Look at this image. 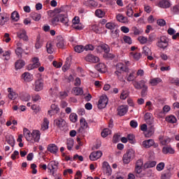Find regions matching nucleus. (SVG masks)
Wrapping results in <instances>:
<instances>
[{"label": "nucleus", "instance_id": "5701e85b", "mask_svg": "<svg viewBox=\"0 0 179 179\" xmlns=\"http://www.w3.org/2000/svg\"><path fill=\"white\" fill-rule=\"evenodd\" d=\"M8 99H10V100H15L16 99H17L18 95L16 93V92L13 90V89L9 87L8 88Z\"/></svg>", "mask_w": 179, "mask_h": 179}, {"label": "nucleus", "instance_id": "aec40b11", "mask_svg": "<svg viewBox=\"0 0 179 179\" xmlns=\"http://www.w3.org/2000/svg\"><path fill=\"white\" fill-rule=\"evenodd\" d=\"M85 59L87 61V62H92V64H96V62H99V61H100V59H99L98 57L93 55H87L85 57Z\"/></svg>", "mask_w": 179, "mask_h": 179}, {"label": "nucleus", "instance_id": "864d4df0", "mask_svg": "<svg viewBox=\"0 0 179 179\" xmlns=\"http://www.w3.org/2000/svg\"><path fill=\"white\" fill-rule=\"evenodd\" d=\"M69 120L71 122H76L78 121V115L75 113H72L69 115Z\"/></svg>", "mask_w": 179, "mask_h": 179}, {"label": "nucleus", "instance_id": "a19ab883", "mask_svg": "<svg viewBox=\"0 0 179 179\" xmlns=\"http://www.w3.org/2000/svg\"><path fill=\"white\" fill-rule=\"evenodd\" d=\"M84 5H86V6L90 7H94L97 6V3L95 1L93 0H87L84 2Z\"/></svg>", "mask_w": 179, "mask_h": 179}, {"label": "nucleus", "instance_id": "bf43d9fd", "mask_svg": "<svg viewBox=\"0 0 179 179\" xmlns=\"http://www.w3.org/2000/svg\"><path fill=\"white\" fill-rule=\"evenodd\" d=\"M165 166L166 164H164V162H160L157 165L156 169L157 170V171H162L164 170Z\"/></svg>", "mask_w": 179, "mask_h": 179}, {"label": "nucleus", "instance_id": "37998d69", "mask_svg": "<svg viewBox=\"0 0 179 179\" xmlns=\"http://www.w3.org/2000/svg\"><path fill=\"white\" fill-rule=\"evenodd\" d=\"M171 178V172L170 171H166L162 174L161 179H170Z\"/></svg>", "mask_w": 179, "mask_h": 179}, {"label": "nucleus", "instance_id": "3c124183", "mask_svg": "<svg viewBox=\"0 0 179 179\" xmlns=\"http://www.w3.org/2000/svg\"><path fill=\"white\" fill-rule=\"evenodd\" d=\"M74 51L78 53L83 52L85 51V47L82 45H78L74 47Z\"/></svg>", "mask_w": 179, "mask_h": 179}, {"label": "nucleus", "instance_id": "f3484780", "mask_svg": "<svg viewBox=\"0 0 179 179\" xmlns=\"http://www.w3.org/2000/svg\"><path fill=\"white\" fill-rule=\"evenodd\" d=\"M17 36L24 41H29V36H27V32L24 29H20V31L17 32Z\"/></svg>", "mask_w": 179, "mask_h": 179}, {"label": "nucleus", "instance_id": "338daca9", "mask_svg": "<svg viewBox=\"0 0 179 179\" xmlns=\"http://www.w3.org/2000/svg\"><path fill=\"white\" fill-rule=\"evenodd\" d=\"M150 126L148 127V135L152 136L153 134H155V126L152 124H150Z\"/></svg>", "mask_w": 179, "mask_h": 179}, {"label": "nucleus", "instance_id": "052dcab7", "mask_svg": "<svg viewBox=\"0 0 179 179\" xmlns=\"http://www.w3.org/2000/svg\"><path fill=\"white\" fill-rule=\"evenodd\" d=\"M123 41L126 43V44H132V38H131V37L128 36H123Z\"/></svg>", "mask_w": 179, "mask_h": 179}, {"label": "nucleus", "instance_id": "393cba45", "mask_svg": "<svg viewBox=\"0 0 179 179\" xmlns=\"http://www.w3.org/2000/svg\"><path fill=\"white\" fill-rule=\"evenodd\" d=\"M80 127L78 129V132H83V129H86L87 128V122H86V120L85 118H81L80 120Z\"/></svg>", "mask_w": 179, "mask_h": 179}, {"label": "nucleus", "instance_id": "4468645a", "mask_svg": "<svg viewBox=\"0 0 179 179\" xmlns=\"http://www.w3.org/2000/svg\"><path fill=\"white\" fill-rule=\"evenodd\" d=\"M171 2L169 0H160L157 6L162 8V9H169V8H171Z\"/></svg>", "mask_w": 179, "mask_h": 179}, {"label": "nucleus", "instance_id": "09e8293b", "mask_svg": "<svg viewBox=\"0 0 179 179\" xmlns=\"http://www.w3.org/2000/svg\"><path fill=\"white\" fill-rule=\"evenodd\" d=\"M31 16L33 20H34L35 22H38V20L41 19V15L37 13H32Z\"/></svg>", "mask_w": 179, "mask_h": 179}, {"label": "nucleus", "instance_id": "0eeeda50", "mask_svg": "<svg viewBox=\"0 0 179 179\" xmlns=\"http://www.w3.org/2000/svg\"><path fill=\"white\" fill-rule=\"evenodd\" d=\"M107 104H108V97H107V95L101 96L98 101V108H99V110H103V108L107 107Z\"/></svg>", "mask_w": 179, "mask_h": 179}, {"label": "nucleus", "instance_id": "1a4fd4ad", "mask_svg": "<svg viewBox=\"0 0 179 179\" xmlns=\"http://www.w3.org/2000/svg\"><path fill=\"white\" fill-rule=\"evenodd\" d=\"M58 162L56 161H51L48 164V170L49 171L48 173L50 174H54L57 173V171L58 170Z\"/></svg>", "mask_w": 179, "mask_h": 179}, {"label": "nucleus", "instance_id": "f8f14e48", "mask_svg": "<svg viewBox=\"0 0 179 179\" xmlns=\"http://www.w3.org/2000/svg\"><path fill=\"white\" fill-rule=\"evenodd\" d=\"M96 52L99 54H101V52H105V54H108L110 52V46L108 45L103 43L101 45H99L96 48Z\"/></svg>", "mask_w": 179, "mask_h": 179}, {"label": "nucleus", "instance_id": "0e129e2a", "mask_svg": "<svg viewBox=\"0 0 179 179\" xmlns=\"http://www.w3.org/2000/svg\"><path fill=\"white\" fill-rule=\"evenodd\" d=\"M127 141H129L130 143H135V136H134V134H129L127 136Z\"/></svg>", "mask_w": 179, "mask_h": 179}, {"label": "nucleus", "instance_id": "6ab92c4d", "mask_svg": "<svg viewBox=\"0 0 179 179\" xmlns=\"http://www.w3.org/2000/svg\"><path fill=\"white\" fill-rule=\"evenodd\" d=\"M144 120L148 125H153V115H152L150 113H145L144 115Z\"/></svg>", "mask_w": 179, "mask_h": 179}, {"label": "nucleus", "instance_id": "5fc2aeb1", "mask_svg": "<svg viewBox=\"0 0 179 179\" xmlns=\"http://www.w3.org/2000/svg\"><path fill=\"white\" fill-rule=\"evenodd\" d=\"M143 54H145L146 57L149 56L152 54V50L148 46H144L143 48Z\"/></svg>", "mask_w": 179, "mask_h": 179}, {"label": "nucleus", "instance_id": "2eb2a0df", "mask_svg": "<svg viewBox=\"0 0 179 179\" xmlns=\"http://www.w3.org/2000/svg\"><path fill=\"white\" fill-rule=\"evenodd\" d=\"M102 169L106 176H110L113 173L111 166H110V164L107 162H103L102 163Z\"/></svg>", "mask_w": 179, "mask_h": 179}, {"label": "nucleus", "instance_id": "b1692460", "mask_svg": "<svg viewBox=\"0 0 179 179\" xmlns=\"http://www.w3.org/2000/svg\"><path fill=\"white\" fill-rule=\"evenodd\" d=\"M117 113H118V115H120V117L125 115L126 113H128V106H119L117 108Z\"/></svg>", "mask_w": 179, "mask_h": 179}, {"label": "nucleus", "instance_id": "603ef678", "mask_svg": "<svg viewBox=\"0 0 179 179\" xmlns=\"http://www.w3.org/2000/svg\"><path fill=\"white\" fill-rule=\"evenodd\" d=\"M171 12L173 15H179V5H175L171 8Z\"/></svg>", "mask_w": 179, "mask_h": 179}, {"label": "nucleus", "instance_id": "20e7f679", "mask_svg": "<svg viewBox=\"0 0 179 179\" xmlns=\"http://www.w3.org/2000/svg\"><path fill=\"white\" fill-rule=\"evenodd\" d=\"M134 159H135V151L134 150H129L123 155L122 161L124 164H129Z\"/></svg>", "mask_w": 179, "mask_h": 179}, {"label": "nucleus", "instance_id": "9d476101", "mask_svg": "<svg viewBox=\"0 0 179 179\" xmlns=\"http://www.w3.org/2000/svg\"><path fill=\"white\" fill-rule=\"evenodd\" d=\"M43 89H44V81L41 79L36 80L33 85V90L34 92H41Z\"/></svg>", "mask_w": 179, "mask_h": 179}, {"label": "nucleus", "instance_id": "49530a36", "mask_svg": "<svg viewBox=\"0 0 179 179\" xmlns=\"http://www.w3.org/2000/svg\"><path fill=\"white\" fill-rule=\"evenodd\" d=\"M95 15L97 17H104V16H106V12L103 11L101 9H97L95 11Z\"/></svg>", "mask_w": 179, "mask_h": 179}, {"label": "nucleus", "instance_id": "680f3d73", "mask_svg": "<svg viewBox=\"0 0 179 179\" xmlns=\"http://www.w3.org/2000/svg\"><path fill=\"white\" fill-rule=\"evenodd\" d=\"M138 40L141 44H146L148 43V38L145 36H139Z\"/></svg>", "mask_w": 179, "mask_h": 179}, {"label": "nucleus", "instance_id": "4c0bfd02", "mask_svg": "<svg viewBox=\"0 0 179 179\" xmlns=\"http://www.w3.org/2000/svg\"><path fill=\"white\" fill-rule=\"evenodd\" d=\"M41 47H43V40H41V38L40 37V36H38L36 38L35 48H36V50H38L41 48Z\"/></svg>", "mask_w": 179, "mask_h": 179}, {"label": "nucleus", "instance_id": "423d86ee", "mask_svg": "<svg viewBox=\"0 0 179 179\" xmlns=\"http://www.w3.org/2000/svg\"><path fill=\"white\" fill-rule=\"evenodd\" d=\"M156 45L162 50H166V48L169 47V38H167L165 36H161L158 39Z\"/></svg>", "mask_w": 179, "mask_h": 179}, {"label": "nucleus", "instance_id": "9b49d317", "mask_svg": "<svg viewBox=\"0 0 179 179\" xmlns=\"http://www.w3.org/2000/svg\"><path fill=\"white\" fill-rule=\"evenodd\" d=\"M34 79V76H33V74L29 72H24L21 75V80L25 83H29V82H32Z\"/></svg>", "mask_w": 179, "mask_h": 179}, {"label": "nucleus", "instance_id": "7c9ffc66", "mask_svg": "<svg viewBox=\"0 0 179 179\" xmlns=\"http://www.w3.org/2000/svg\"><path fill=\"white\" fill-rule=\"evenodd\" d=\"M162 78H151L149 81L150 85L151 86H157L159 83H162Z\"/></svg>", "mask_w": 179, "mask_h": 179}, {"label": "nucleus", "instance_id": "13d9d810", "mask_svg": "<svg viewBox=\"0 0 179 179\" xmlns=\"http://www.w3.org/2000/svg\"><path fill=\"white\" fill-rule=\"evenodd\" d=\"M127 15L129 17H132V16H134V10L132 9V7L129 6H127Z\"/></svg>", "mask_w": 179, "mask_h": 179}, {"label": "nucleus", "instance_id": "72a5a7b5", "mask_svg": "<svg viewBox=\"0 0 179 179\" xmlns=\"http://www.w3.org/2000/svg\"><path fill=\"white\" fill-rule=\"evenodd\" d=\"M159 141L162 145H169L170 142H171V139L169 137L167 136H161L159 138Z\"/></svg>", "mask_w": 179, "mask_h": 179}, {"label": "nucleus", "instance_id": "6e6552de", "mask_svg": "<svg viewBox=\"0 0 179 179\" xmlns=\"http://www.w3.org/2000/svg\"><path fill=\"white\" fill-rule=\"evenodd\" d=\"M32 64H30L27 66L28 71H31L33 69H36V68H39L41 66V63H40V59L38 57H33L31 59Z\"/></svg>", "mask_w": 179, "mask_h": 179}, {"label": "nucleus", "instance_id": "a211bd4d", "mask_svg": "<svg viewBox=\"0 0 179 179\" xmlns=\"http://www.w3.org/2000/svg\"><path fill=\"white\" fill-rule=\"evenodd\" d=\"M162 153H164V155H174L176 153V150L173 147H171V145H167L162 148Z\"/></svg>", "mask_w": 179, "mask_h": 179}, {"label": "nucleus", "instance_id": "774afa93", "mask_svg": "<svg viewBox=\"0 0 179 179\" xmlns=\"http://www.w3.org/2000/svg\"><path fill=\"white\" fill-rule=\"evenodd\" d=\"M72 27L73 29H76V30H83V25L80 23L73 24Z\"/></svg>", "mask_w": 179, "mask_h": 179}, {"label": "nucleus", "instance_id": "c9c22d12", "mask_svg": "<svg viewBox=\"0 0 179 179\" xmlns=\"http://www.w3.org/2000/svg\"><path fill=\"white\" fill-rule=\"evenodd\" d=\"M130 57L131 58H133L134 61H139L141 58H142V54L141 52H130Z\"/></svg>", "mask_w": 179, "mask_h": 179}, {"label": "nucleus", "instance_id": "69168bd1", "mask_svg": "<svg viewBox=\"0 0 179 179\" xmlns=\"http://www.w3.org/2000/svg\"><path fill=\"white\" fill-rule=\"evenodd\" d=\"M57 48H64L65 44L64 43V38H61L60 41L57 43Z\"/></svg>", "mask_w": 179, "mask_h": 179}, {"label": "nucleus", "instance_id": "c03bdc74", "mask_svg": "<svg viewBox=\"0 0 179 179\" xmlns=\"http://www.w3.org/2000/svg\"><path fill=\"white\" fill-rule=\"evenodd\" d=\"M102 138H107L108 135H111V130L109 129H104L101 133Z\"/></svg>", "mask_w": 179, "mask_h": 179}, {"label": "nucleus", "instance_id": "f257e3e1", "mask_svg": "<svg viewBox=\"0 0 179 179\" xmlns=\"http://www.w3.org/2000/svg\"><path fill=\"white\" fill-rule=\"evenodd\" d=\"M128 68L127 66L122 63H117L116 64V70L115 71V75L117 76V79L120 80V82H125L124 80V72H127Z\"/></svg>", "mask_w": 179, "mask_h": 179}, {"label": "nucleus", "instance_id": "2f4dec72", "mask_svg": "<svg viewBox=\"0 0 179 179\" xmlns=\"http://www.w3.org/2000/svg\"><path fill=\"white\" fill-rule=\"evenodd\" d=\"M24 65H25L24 61H23L22 59H19L15 62V68L16 71H17V69H22V68H23V66H24Z\"/></svg>", "mask_w": 179, "mask_h": 179}, {"label": "nucleus", "instance_id": "6e6d98bb", "mask_svg": "<svg viewBox=\"0 0 179 179\" xmlns=\"http://www.w3.org/2000/svg\"><path fill=\"white\" fill-rule=\"evenodd\" d=\"M11 19L15 22H17V20L20 19L19 13H17V11H13L11 14Z\"/></svg>", "mask_w": 179, "mask_h": 179}, {"label": "nucleus", "instance_id": "de8ad7c7", "mask_svg": "<svg viewBox=\"0 0 179 179\" xmlns=\"http://www.w3.org/2000/svg\"><path fill=\"white\" fill-rule=\"evenodd\" d=\"M46 50L48 54H52V52H54V48H52V44L50 42L47 43Z\"/></svg>", "mask_w": 179, "mask_h": 179}, {"label": "nucleus", "instance_id": "412c9836", "mask_svg": "<svg viewBox=\"0 0 179 179\" xmlns=\"http://www.w3.org/2000/svg\"><path fill=\"white\" fill-rule=\"evenodd\" d=\"M24 136L28 142H33V133L30 132L27 128L24 129Z\"/></svg>", "mask_w": 179, "mask_h": 179}, {"label": "nucleus", "instance_id": "e433bc0d", "mask_svg": "<svg viewBox=\"0 0 179 179\" xmlns=\"http://www.w3.org/2000/svg\"><path fill=\"white\" fill-rule=\"evenodd\" d=\"M66 144L68 150H72V148H73V144H74L73 138H67Z\"/></svg>", "mask_w": 179, "mask_h": 179}, {"label": "nucleus", "instance_id": "a18cd8bd", "mask_svg": "<svg viewBox=\"0 0 179 179\" xmlns=\"http://www.w3.org/2000/svg\"><path fill=\"white\" fill-rule=\"evenodd\" d=\"M116 19L118 22L121 23H125L127 22V17H124L122 14H117L116 16Z\"/></svg>", "mask_w": 179, "mask_h": 179}, {"label": "nucleus", "instance_id": "dca6fc26", "mask_svg": "<svg viewBox=\"0 0 179 179\" xmlns=\"http://www.w3.org/2000/svg\"><path fill=\"white\" fill-rule=\"evenodd\" d=\"M101 156H103L101 151H94L90 155V159L92 160V162H95V160H99Z\"/></svg>", "mask_w": 179, "mask_h": 179}, {"label": "nucleus", "instance_id": "e2e57ef3", "mask_svg": "<svg viewBox=\"0 0 179 179\" xmlns=\"http://www.w3.org/2000/svg\"><path fill=\"white\" fill-rule=\"evenodd\" d=\"M145 108H147V110H148V111L153 110V105L152 104V102L150 101L146 102Z\"/></svg>", "mask_w": 179, "mask_h": 179}, {"label": "nucleus", "instance_id": "f03ea898", "mask_svg": "<svg viewBox=\"0 0 179 179\" xmlns=\"http://www.w3.org/2000/svg\"><path fill=\"white\" fill-rule=\"evenodd\" d=\"M143 159H139L136 162L135 164V169H134V173H136L137 177H144L145 174L142 173V170L143 169Z\"/></svg>", "mask_w": 179, "mask_h": 179}, {"label": "nucleus", "instance_id": "c85d7f7f", "mask_svg": "<svg viewBox=\"0 0 179 179\" xmlns=\"http://www.w3.org/2000/svg\"><path fill=\"white\" fill-rule=\"evenodd\" d=\"M165 121L169 124H176L177 122V117L174 115H169L166 117Z\"/></svg>", "mask_w": 179, "mask_h": 179}, {"label": "nucleus", "instance_id": "ea45409f", "mask_svg": "<svg viewBox=\"0 0 179 179\" xmlns=\"http://www.w3.org/2000/svg\"><path fill=\"white\" fill-rule=\"evenodd\" d=\"M20 99L22 101H29L31 99V96L27 93H22L20 94Z\"/></svg>", "mask_w": 179, "mask_h": 179}, {"label": "nucleus", "instance_id": "bb28decb", "mask_svg": "<svg viewBox=\"0 0 179 179\" xmlns=\"http://www.w3.org/2000/svg\"><path fill=\"white\" fill-rule=\"evenodd\" d=\"M32 135H33V141H34V142H39L40 138L41 136V134L40 133V131L33 130Z\"/></svg>", "mask_w": 179, "mask_h": 179}, {"label": "nucleus", "instance_id": "f704fd0d", "mask_svg": "<svg viewBox=\"0 0 179 179\" xmlns=\"http://www.w3.org/2000/svg\"><path fill=\"white\" fill-rule=\"evenodd\" d=\"M156 164H157V162H156L155 161H149L144 164L143 168L144 169H152V168L155 167L156 166Z\"/></svg>", "mask_w": 179, "mask_h": 179}, {"label": "nucleus", "instance_id": "ddd939ff", "mask_svg": "<svg viewBox=\"0 0 179 179\" xmlns=\"http://www.w3.org/2000/svg\"><path fill=\"white\" fill-rule=\"evenodd\" d=\"M56 127L59 129H64L66 127V122L62 118H57L54 121Z\"/></svg>", "mask_w": 179, "mask_h": 179}, {"label": "nucleus", "instance_id": "8fccbe9b", "mask_svg": "<svg viewBox=\"0 0 179 179\" xmlns=\"http://www.w3.org/2000/svg\"><path fill=\"white\" fill-rule=\"evenodd\" d=\"M129 96V92L127 90H123L120 94V99L121 100H126L127 98Z\"/></svg>", "mask_w": 179, "mask_h": 179}, {"label": "nucleus", "instance_id": "4d7b16f0", "mask_svg": "<svg viewBox=\"0 0 179 179\" xmlns=\"http://www.w3.org/2000/svg\"><path fill=\"white\" fill-rule=\"evenodd\" d=\"M8 17H5V15L0 14V26H3L6 22H8Z\"/></svg>", "mask_w": 179, "mask_h": 179}, {"label": "nucleus", "instance_id": "7ed1b4c3", "mask_svg": "<svg viewBox=\"0 0 179 179\" xmlns=\"http://www.w3.org/2000/svg\"><path fill=\"white\" fill-rule=\"evenodd\" d=\"M52 22V23L60 22L66 27L69 26V19H68V16L65 14H58L56 17L53 18Z\"/></svg>", "mask_w": 179, "mask_h": 179}, {"label": "nucleus", "instance_id": "4be33fe9", "mask_svg": "<svg viewBox=\"0 0 179 179\" xmlns=\"http://www.w3.org/2000/svg\"><path fill=\"white\" fill-rule=\"evenodd\" d=\"M95 69L96 71H98V72H101V73H106V72H107V67L103 63L96 64Z\"/></svg>", "mask_w": 179, "mask_h": 179}, {"label": "nucleus", "instance_id": "473e14b6", "mask_svg": "<svg viewBox=\"0 0 179 179\" xmlns=\"http://www.w3.org/2000/svg\"><path fill=\"white\" fill-rule=\"evenodd\" d=\"M48 125H50V120H48L47 117H45L43 119V122L41 124V130L47 131V129H48Z\"/></svg>", "mask_w": 179, "mask_h": 179}, {"label": "nucleus", "instance_id": "cd10ccee", "mask_svg": "<svg viewBox=\"0 0 179 179\" xmlns=\"http://www.w3.org/2000/svg\"><path fill=\"white\" fill-rule=\"evenodd\" d=\"M153 145H155V141L153 139H149L143 141V146L146 149L151 148V146H153Z\"/></svg>", "mask_w": 179, "mask_h": 179}, {"label": "nucleus", "instance_id": "c756f323", "mask_svg": "<svg viewBox=\"0 0 179 179\" xmlns=\"http://www.w3.org/2000/svg\"><path fill=\"white\" fill-rule=\"evenodd\" d=\"M136 71H132L129 76L127 78V82H135V80L136 79L137 76H136Z\"/></svg>", "mask_w": 179, "mask_h": 179}, {"label": "nucleus", "instance_id": "a878e982", "mask_svg": "<svg viewBox=\"0 0 179 179\" xmlns=\"http://www.w3.org/2000/svg\"><path fill=\"white\" fill-rule=\"evenodd\" d=\"M48 151L55 155L58 152V147L55 144H49L48 145Z\"/></svg>", "mask_w": 179, "mask_h": 179}, {"label": "nucleus", "instance_id": "58836bf2", "mask_svg": "<svg viewBox=\"0 0 179 179\" xmlns=\"http://www.w3.org/2000/svg\"><path fill=\"white\" fill-rule=\"evenodd\" d=\"M73 93L76 96H81V94H83V90L80 87H74L73 88Z\"/></svg>", "mask_w": 179, "mask_h": 179}, {"label": "nucleus", "instance_id": "79ce46f5", "mask_svg": "<svg viewBox=\"0 0 179 179\" xmlns=\"http://www.w3.org/2000/svg\"><path fill=\"white\" fill-rule=\"evenodd\" d=\"M6 141L8 143V145H10V146H12V148H13L15 146V138L13 137V136H8L6 137Z\"/></svg>", "mask_w": 179, "mask_h": 179}, {"label": "nucleus", "instance_id": "39448f33", "mask_svg": "<svg viewBox=\"0 0 179 179\" xmlns=\"http://www.w3.org/2000/svg\"><path fill=\"white\" fill-rule=\"evenodd\" d=\"M106 28L111 31L112 36L117 37L120 31L118 30V25L115 22H110L106 24Z\"/></svg>", "mask_w": 179, "mask_h": 179}]
</instances>
